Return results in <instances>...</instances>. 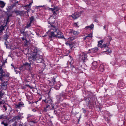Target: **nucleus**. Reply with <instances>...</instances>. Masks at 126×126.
<instances>
[{
	"label": "nucleus",
	"mask_w": 126,
	"mask_h": 126,
	"mask_svg": "<svg viewBox=\"0 0 126 126\" xmlns=\"http://www.w3.org/2000/svg\"><path fill=\"white\" fill-rule=\"evenodd\" d=\"M27 32L28 31L24 32V33H23V34L25 36H26L27 35Z\"/></svg>",
	"instance_id": "nucleus-53"
},
{
	"label": "nucleus",
	"mask_w": 126,
	"mask_h": 126,
	"mask_svg": "<svg viewBox=\"0 0 126 126\" xmlns=\"http://www.w3.org/2000/svg\"><path fill=\"white\" fill-rule=\"evenodd\" d=\"M26 96L27 98V99L30 100H32L33 98L32 96V95L30 94H27L26 95Z\"/></svg>",
	"instance_id": "nucleus-21"
},
{
	"label": "nucleus",
	"mask_w": 126,
	"mask_h": 126,
	"mask_svg": "<svg viewBox=\"0 0 126 126\" xmlns=\"http://www.w3.org/2000/svg\"><path fill=\"white\" fill-rule=\"evenodd\" d=\"M17 124V123L16 121H15L14 122V123L12 124V125L13 126H16V125Z\"/></svg>",
	"instance_id": "nucleus-56"
},
{
	"label": "nucleus",
	"mask_w": 126,
	"mask_h": 126,
	"mask_svg": "<svg viewBox=\"0 0 126 126\" xmlns=\"http://www.w3.org/2000/svg\"><path fill=\"white\" fill-rule=\"evenodd\" d=\"M72 44L73 45V47L74 46H75V45L76 44V43L75 42H71Z\"/></svg>",
	"instance_id": "nucleus-52"
},
{
	"label": "nucleus",
	"mask_w": 126,
	"mask_h": 126,
	"mask_svg": "<svg viewBox=\"0 0 126 126\" xmlns=\"http://www.w3.org/2000/svg\"><path fill=\"white\" fill-rule=\"evenodd\" d=\"M4 27L5 26L3 25H1L0 26V34L1 33H3V31L4 30Z\"/></svg>",
	"instance_id": "nucleus-26"
},
{
	"label": "nucleus",
	"mask_w": 126,
	"mask_h": 126,
	"mask_svg": "<svg viewBox=\"0 0 126 126\" xmlns=\"http://www.w3.org/2000/svg\"><path fill=\"white\" fill-rule=\"evenodd\" d=\"M45 99L42 100V102L44 101L45 103L46 107L44 108V110H55L58 108L57 105H54L52 99L48 94L45 96Z\"/></svg>",
	"instance_id": "nucleus-1"
},
{
	"label": "nucleus",
	"mask_w": 126,
	"mask_h": 126,
	"mask_svg": "<svg viewBox=\"0 0 126 126\" xmlns=\"http://www.w3.org/2000/svg\"><path fill=\"white\" fill-rule=\"evenodd\" d=\"M105 52H107L109 54H110L112 52L110 50H109V49H107V50Z\"/></svg>",
	"instance_id": "nucleus-39"
},
{
	"label": "nucleus",
	"mask_w": 126,
	"mask_h": 126,
	"mask_svg": "<svg viewBox=\"0 0 126 126\" xmlns=\"http://www.w3.org/2000/svg\"><path fill=\"white\" fill-rule=\"evenodd\" d=\"M3 94L2 93V91H0V99L2 97Z\"/></svg>",
	"instance_id": "nucleus-41"
},
{
	"label": "nucleus",
	"mask_w": 126,
	"mask_h": 126,
	"mask_svg": "<svg viewBox=\"0 0 126 126\" xmlns=\"http://www.w3.org/2000/svg\"><path fill=\"white\" fill-rule=\"evenodd\" d=\"M49 75L50 77L48 79H50V80L48 81L49 85L56 90H59L61 85L59 82L56 81L55 79L58 77L57 74L55 73H52L49 74Z\"/></svg>",
	"instance_id": "nucleus-2"
},
{
	"label": "nucleus",
	"mask_w": 126,
	"mask_h": 126,
	"mask_svg": "<svg viewBox=\"0 0 126 126\" xmlns=\"http://www.w3.org/2000/svg\"><path fill=\"white\" fill-rule=\"evenodd\" d=\"M1 124H3L5 126H7L8 125L7 123H5L3 121L2 122Z\"/></svg>",
	"instance_id": "nucleus-45"
},
{
	"label": "nucleus",
	"mask_w": 126,
	"mask_h": 126,
	"mask_svg": "<svg viewBox=\"0 0 126 126\" xmlns=\"http://www.w3.org/2000/svg\"><path fill=\"white\" fill-rule=\"evenodd\" d=\"M40 113L41 114H44V113L45 112H46L47 111H39Z\"/></svg>",
	"instance_id": "nucleus-48"
},
{
	"label": "nucleus",
	"mask_w": 126,
	"mask_h": 126,
	"mask_svg": "<svg viewBox=\"0 0 126 126\" xmlns=\"http://www.w3.org/2000/svg\"><path fill=\"white\" fill-rule=\"evenodd\" d=\"M73 30V29H70L68 31V32L70 34L72 33Z\"/></svg>",
	"instance_id": "nucleus-43"
},
{
	"label": "nucleus",
	"mask_w": 126,
	"mask_h": 126,
	"mask_svg": "<svg viewBox=\"0 0 126 126\" xmlns=\"http://www.w3.org/2000/svg\"><path fill=\"white\" fill-rule=\"evenodd\" d=\"M104 66L102 64H101L98 68V70L101 72H103L104 70Z\"/></svg>",
	"instance_id": "nucleus-19"
},
{
	"label": "nucleus",
	"mask_w": 126,
	"mask_h": 126,
	"mask_svg": "<svg viewBox=\"0 0 126 126\" xmlns=\"http://www.w3.org/2000/svg\"><path fill=\"white\" fill-rule=\"evenodd\" d=\"M24 107V103L22 101L19 102L17 104H16L15 105V108L18 109L20 110L22 107Z\"/></svg>",
	"instance_id": "nucleus-14"
},
{
	"label": "nucleus",
	"mask_w": 126,
	"mask_h": 126,
	"mask_svg": "<svg viewBox=\"0 0 126 126\" xmlns=\"http://www.w3.org/2000/svg\"><path fill=\"white\" fill-rule=\"evenodd\" d=\"M16 3H14L13 4L11 5V7H14L16 6Z\"/></svg>",
	"instance_id": "nucleus-49"
},
{
	"label": "nucleus",
	"mask_w": 126,
	"mask_h": 126,
	"mask_svg": "<svg viewBox=\"0 0 126 126\" xmlns=\"http://www.w3.org/2000/svg\"><path fill=\"white\" fill-rule=\"evenodd\" d=\"M103 42V40H101L98 42L97 45L98 47H100L101 48H103L104 47H108V46H107V45L106 44L102 45V43Z\"/></svg>",
	"instance_id": "nucleus-15"
},
{
	"label": "nucleus",
	"mask_w": 126,
	"mask_h": 126,
	"mask_svg": "<svg viewBox=\"0 0 126 126\" xmlns=\"http://www.w3.org/2000/svg\"><path fill=\"white\" fill-rule=\"evenodd\" d=\"M62 105L64 107V108H63V109H64L65 110H66V109H65V108L69 107V106L68 104H66L65 103H63V104H62Z\"/></svg>",
	"instance_id": "nucleus-30"
},
{
	"label": "nucleus",
	"mask_w": 126,
	"mask_h": 126,
	"mask_svg": "<svg viewBox=\"0 0 126 126\" xmlns=\"http://www.w3.org/2000/svg\"><path fill=\"white\" fill-rule=\"evenodd\" d=\"M87 53L86 52H82L79 54V60L80 62L84 63L87 61L88 59L87 58Z\"/></svg>",
	"instance_id": "nucleus-7"
},
{
	"label": "nucleus",
	"mask_w": 126,
	"mask_h": 126,
	"mask_svg": "<svg viewBox=\"0 0 126 126\" xmlns=\"http://www.w3.org/2000/svg\"><path fill=\"white\" fill-rule=\"evenodd\" d=\"M79 16H77V14H76L75 15V19H76Z\"/></svg>",
	"instance_id": "nucleus-64"
},
{
	"label": "nucleus",
	"mask_w": 126,
	"mask_h": 126,
	"mask_svg": "<svg viewBox=\"0 0 126 126\" xmlns=\"http://www.w3.org/2000/svg\"><path fill=\"white\" fill-rule=\"evenodd\" d=\"M108 39H109V40L110 41V42L112 40V38L111 37L110 35H108Z\"/></svg>",
	"instance_id": "nucleus-47"
},
{
	"label": "nucleus",
	"mask_w": 126,
	"mask_h": 126,
	"mask_svg": "<svg viewBox=\"0 0 126 126\" xmlns=\"http://www.w3.org/2000/svg\"><path fill=\"white\" fill-rule=\"evenodd\" d=\"M23 7H27L29 9L30 8V7H29L28 4L26 5H24V6Z\"/></svg>",
	"instance_id": "nucleus-50"
},
{
	"label": "nucleus",
	"mask_w": 126,
	"mask_h": 126,
	"mask_svg": "<svg viewBox=\"0 0 126 126\" xmlns=\"http://www.w3.org/2000/svg\"><path fill=\"white\" fill-rule=\"evenodd\" d=\"M3 108H4L5 109V110H6L7 109V107L5 105H3Z\"/></svg>",
	"instance_id": "nucleus-61"
},
{
	"label": "nucleus",
	"mask_w": 126,
	"mask_h": 126,
	"mask_svg": "<svg viewBox=\"0 0 126 126\" xmlns=\"http://www.w3.org/2000/svg\"><path fill=\"white\" fill-rule=\"evenodd\" d=\"M3 72H1L0 73V79L2 81V79L3 77H5V74H3Z\"/></svg>",
	"instance_id": "nucleus-32"
},
{
	"label": "nucleus",
	"mask_w": 126,
	"mask_h": 126,
	"mask_svg": "<svg viewBox=\"0 0 126 126\" xmlns=\"http://www.w3.org/2000/svg\"><path fill=\"white\" fill-rule=\"evenodd\" d=\"M78 113V112H76V111H71V114L73 116L76 115Z\"/></svg>",
	"instance_id": "nucleus-29"
},
{
	"label": "nucleus",
	"mask_w": 126,
	"mask_h": 126,
	"mask_svg": "<svg viewBox=\"0 0 126 126\" xmlns=\"http://www.w3.org/2000/svg\"><path fill=\"white\" fill-rule=\"evenodd\" d=\"M81 115L80 114H79V119H78V123L79 122V121L80 120V119L81 118Z\"/></svg>",
	"instance_id": "nucleus-55"
},
{
	"label": "nucleus",
	"mask_w": 126,
	"mask_h": 126,
	"mask_svg": "<svg viewBox=\"0 0 126 126\" xmlns=\"http://www.w3.org/2000/svg\"><path fill=\"white\" fill-rule=\"evenodd\" d=\"M20 117L21 115L20 114H19L18 115L16 116L15 117V119L16 120L19 119L20 118Z\"/></svg>",
	"instance_id": "nucleus-38"
},
{
	"label": "nucleus",
	"mask_w": 126,
	"mask_h": 126,
	"mask_svg": "<svg viewBox=\"0 0 126 126\" xmlns=\"http://www.w3.org/2000/svg\"><path fill=\"white\" fill-rule=\"evenodd\" d=\"M32 115H31V114H28V115H27V119H28L29 118L32 116Z\"/></svg>",
	"instance_id": "nucleus-51"
},
{
	"label": "nucleus",
	"mask_w": 126,
	"mask_h": 126,
	"mask_svg": "<svg viewBox=\"0 0 126 126\" xmlns=\"http://www.w3.org/2000/svg\"><path fill=\"white\" fill-rule=\"evenodd\" d=\"M97 108H98L97 109V110H102V109H101V108L100 107H99V106H97Z\"/></svg>",
	"instance_id": "nucleus-63"
},
{
	"label": "nucleus",
	"mask_w": 126,
	"mask_h": 126,
	"mask_svg": "<svg viewBox=\"0 0 126 126\" xmlns=\"http://www.w3.org/2000/svg\"><path fill=\"white\" fill-rule=\"evenodd\" d=\"M52 13L54 15H57V14L56 13V11H54H54H52Z\"/></svg>",
	"instance_id": "nucleus-62"
},
{
	"label": "nucleus",
	"mask_w": 126,
	"mask_h": 126,
	"mask_svg": "<svg viewBox=\"0 0 126 126\" xmlns=\"http://www.w3.org/2000/svg\"><path fill=\"white\" fill-rule=\"evenodd\" d=\"M55 22V20L53 18H51L49 21H48V23L51 26L54 25V24Z\"/></svg>",
	"instance_id": "nucleus-18"
},
{
	"label": "nucleus",
	"mask_w": 126,
	"mask_h": 126,
	"mask_svg": "<svg viewBox=\"0 0 126 126\" xmlns=\"http://www.w3.org/2000/svg\"><path fill=\"white\" fill-rule=\"evenodd\" d=\"M37 121H32L30 122V124L31 126H34L35 125V124H37Z\"/></svg>",
	"instance_id": "nucleus-22"
},
{
	"label": "nucleus",
	"mask_w": 126,
	"mask_h": 126,
	"mask_svg": "<svg viewBox=\"0 0 126 126\" xmlns=\"http://www.w3.org/2000/svg\"><path fill=\"white\" fill-rule=\"evenodd\" d=\"M71 70L75 74L82 73L81 67L80 66L78 65H71Z\"/></svg>",
	"instance_id": "nucleus-6"
},
{
	"label": "nucleus",
	"mask_w": 126,
	"mask_h": 126,
	"mask_svg": "<svg viewBox=\"0 0 126 126\" xmlns=\"http://www.w3.org/2000/svg\"><path fill=\"white\" fill-rule=\"evenodd\" d=\"M94 25L93 24H92L90 26H87L85 27V28L88 29L89 28H90V29H92L94 28Z\"/></svg>",
	"instance_id": "nucleus-25"
},
{
	"label": "nucleus",
	"mask_w": 126,
	"mask_h": 126,
	"mask_svg": "<svg viewBox=\"0 0 126 126\" xmlns=\"http://www.w3.org/2000/svg\"><path fill=\"white\" fill-rule=\"evenodd\" d=\"M90 99L87 98L84 99V101L87 105L88 104L90 109H92L93 107V105L96 104V101L97 100V98L94 96H92L90 97Z\"/></svg>",
	"instance_id": "nucleus-4"
},
{
	"label": "nucleus",
	"mask_w": 126,
	"mask_h": 126,
	"mask_svg": "<svg viewBox=\"0 0 126 126\" xmlns=\"http://www.w3.org/2000/svg\"><path fill=\"white\" fill-rule=\"evenodd\" d=\"M110 112L106 111L104 114V119L106 121L107 123H109L110 122V116H111L110 114Z\"/></svg>",
	"instance_id": "nucleus-11"
},
{
	"label": "nucleus",
	"mask_w": 126,
	"mask_h": 126,
	"mask_svg": "<svg viewBox=\"0 0 126 126\" xmlns=\"http://www.w3.org/2000/svg\"><path fill=\"white\" fill-rule=\"evenodd\" d=\"M31 23H29L27 25L24 27V28L26 29V28H28L30 27L31 26Z\"/></svg>",
	"instance_id": "nucleus-36"
},
{
	"label": "nucleus",
	"mask_w": 126,
	"mask_h": 126,
	"mask_svg": "<svg viewBox=\"0 0 126 126\" xmlns=\"http://www.w3.org/2000/svg\"><path fill=\"white\" fill-rule=\"evenodd\" d=\"M4 117V116L3 114H2L0 115V119L3 118Z\"/></svg>",
	"instance_id": "nucleus-57"
},
{
	"label": "nucleus",
	"mask_w": 126,
	"mask_h": 126,
	"mask_svg": "<svg viewBox=\"0 0 126 126\" xmlns=\"http://www.w3.org/2000/svg\"><path fill=\"white\" fill-rule=\"evenodd\" d=\"M90 112L91 111H83V112L84 113H87L85 115V116L86 117L90 116V115H89V112Z\"/></svg>",
	"instance_id": "nucleus-33"
},
{
	"label": "nucleus",
	"mask_w": 126,
	"mask_h": 126,
	"mask_svg": "<svg viewBox=\"0 0 126 126\" xmlns=\"http://www.w3.org/2000/svg\"><path fill=\"white\" fill-rule=\"evenodd\" d=\"M48 125H49V126H52V122L51 121H49L48 122Z\"/></svg>",
	"instance_id": "nucleus-54"
},
{
	"label": "nucleus",
	"mask_w": 126,
	"mask_h": 126,
	"mask_svg": "<svg viewBox=\"0 0 126 126\" xmlns=\"http://www.w3.org/2000/svg\"><path fill=\"white\" fill-rule=\"evenodd\" d=\"M56 97V101L55 103L58 106V104L62 102L64 98L69 99L70 97L69 96L66 95V93L62 91L61 93H60L59 95H57Z\"/></svg>",
	"instance_id": "nucleus-5"
},
{
	"label": "nucleus",
	"mask_w": 126,
	"mask_h": 126,
	"mask_svg": "<svg viewBox=\"0 0 126 126\" xmlns=\"http://www.w3.org/2000/svg\"><path fill=\"white\" fill-rule=\"evenodd\" d=\"M72 33H73L74 35H77L78 34V32L74 30H73V31Z\"/></svg>",
	"instance_id": "nucleus-40"
},
{
	"label": "nucleus",
	"mask_w": 126,
	"mask_h": 126,
	"mask_svg": "<svg viewBox=\"0 0 126 126\" xmlns=\"http://www.w3.org/2000/svg\"><path fill=\"white\" fill-rule=\"evenodd\" d=\"M85 126H93L91 122L86 123Z\"/></svg>",
	"instance_id": "nucleus-34"
},
{
	"label": "nucleus",
	"mask_w": 126,
	"mask_h": 126,
	"mask_svg": "<svg viewBox=\"0 0 126 126\" xmlns=\"http://www.w3.org/2000/svg\"><path fill=\"white\" fill-rule=\"evenodd\" d=\"M11 65L13 68H14V70H15L16 69H17V67H15L13 65V64H11Z\"/></svg>",
	"instance_id": "nucleus-59"
},
{
	"label": "nucleus",
	"mask_w": 126,
	"mask_h": 126,
	"mask_svg": "<svg viewBox=\"0 0 126 126\" xmlns=\"http://www.w3.org/2000/svg\"><path fill=\"white\" fill-rule=\"evenodd\" d=\"M92 32L91 33L89 34L87 36H88V37H90L92 38L93 37V36H92Z\"/></svg>",
	"instance_id": "nucleus-44"
},
{
	"label": "nucleus",
	"mask_w": 126,
	"mask_h": 126,
	"mask_svg": "<svg viewBox=\"0 0 126 126\" xmlns=\"http://www.w3.org/2000/svg\"><path fill=\"white\" fill-rule=\"evenodd\" d=\"M91 50L92 51V52L95 53L98 51V48L97 47H95L91 49Z\"/></svg>",
	"instance_id": "nucleus-31"
},
{
	"label": "nucleus",
	"mask_w": 126,
	"mask_h": 126,
	"mask_svg": "<svg viewBox=\"0 0 126 126\" xmlns=\"http://www.w3.org/2000/svg\"><path fill=\"white\" fill-rule=\"evenodd\" d=\"M117 85L118 87L119 88L125 86L124 83L121 80H120L118 81Z\"/></svg>",
	"instance_id": "nucleus-16"
},
{
	"label": "nucleus",
	"mask_w": 126,
	"mask_h": 126,
	"mask_svg": "<svg viewBox=\"0 0 126 126\" xmlns=\"http://www.w3.org/2000/svg\"><path fill=\"white\" fill-rule=\"evenodd\" d=\"M53 9H54V10H55L56 11V12H57V11H59L60 9L59 8V7L58 6H54Z\"/></svg>",
	"instance_id": "nucleus-35"
},
{
	"label": "nucleus",
	"mask_w": 126,
	"mask_h": 126,
	"mask_svg": "<svg viewBox=\"0 0 126 126\" xmlns=\"http://www.w3.org/2000/svg\"><path fill=\"white\" fill-rule=\"evenodd\" d=\"M15 70V71L16 72V74H18V73H20V72L19 71H17L16 70V69Z\"/></svg>",
	"instance_id": "nucleus-58"
},
{
	"label": "nucleus",
	"mask_w": 126,
	"mask_h": 126,
	"mask_svg": "<svg viewBox=\"0 0 126 126\" xmlns=\"http://www.w3.org/2000/svg\"><path fill=\"white\" fill-rule=\"evenodd\" d=\"M50 27L51 28V35L50 36H52L53 34L56 33V32L59 30L58 26L55 25L51 26Z\"/></svg>",
	"instance_id": "nucleus-10"
},
{
	"label": "nucleus",
	"mask_w": 126,
	"mask_h": 126,
	"mask_svg": "<svg viewBox=\"0 0 126 126\" xmlns=\"http://www.w3.org/2000/svg\"><path fill=\"white\" fill-rule=\"evenodd\" d=\"M44 62V61L41 56L38 55L35 57V60H34V63H35V62H36V63H39Z\"/></svg>",
	"instance_id": "nucleus-12"
},
{
	"label": "nucleus",
	"mask_w": 126,
	"mask_h": 126,
	"mask_svg": "<svg viewBox=\"0 0 126 126\" xmlns=\"http://www.w3.org/2000/svg\"><path fill=\"white\" fill-rule=\"evenodd\" d=\"M34 57L33 58L32 57H29L28 59L30 63H29L27 62H25L24 63H23L22 65L19 67V69L21 70L22 69V67H23L26 70L29 71H31L32 69L31 65L34 66L37 65L34 63Z\"/></svg>",
	"instance_id": "nucleus-3"
},
{
	"label": "nucleus",
	"mask_w": 126,
	"mask_h": 126,
	"mask_svg": "<svg viewBox=\"0 0 126 126\" xmlns=\"http://www.w3.org/2000/svg\"><path fill=\"white\" fill-rule=\"evenodd\" d=\"M5 5L4 2L0 0V7L3 8Z\"/></svg>",
	"instance_id": "nucleus-27"
},
{
	"label": "nucleus",
	"mask_w": 126,
	"mask_h": 126,
	"mask_svg": "<svg viewBox=\"0 0 126 126\" xmlns=\"http://www.w3.org/2000/svg\"><path fill=\"white\" fill-rule=\"evenodd\" d=\"M24 11H19V15H22L24 14Z\"/></svg>",
	"instance_id": "nucleus-42"
},
{
	"label": "nucleus",
	"mask_w": 126,
	"mask_h": 126,
	"mask_svg": "<svg viewBox=\"0 0 126 126\" xmlns=\"http://www.w3.org/2000/svg\"><path fill=\"white\" fill-rule=\"evenodd\" d=\"M60 111H54V113L58 116L61 115L62 113Z\"/></svg>",
	"instance_id": "nucleus-24"
},
{
	"label": "nucleus",
	"mask_w": 126,
	"mask_h": 126,
	"mask_svg": "<svg viewBox=\"0 0 126 126\" xmlns=\"http://www.w3.org/2000/svg\"><path fill=\"white\" fill-rule=\"evenodd\" d=\"M9 37V36L7 34V32L5 33L3 36L4 39L8 43V42L7 41V39Z\"/></svg>",
	"instance_id": "nucleus-23"
},
{
	"label": "nucleus",
	"mask_w": 126,
	"mask_h": 126,
	"mask_svg": "<svg viewBox=\"0 0 126 126\" xmlns=\"http://www.w3.org/2000/svg\"><path fill=\"white\" fill-rule=\"evenodd\" d=\"M19 10H16L14 11L15 13L17 15H19Z\"/></svg>",
	"instance_id": "nucleus-46"
},
{
	"label": "nucleus",
	"mask_w": 126,
	"mask_h": 126,
	"mask_svg": "<svg viewBox=\"0 0 126 126\" xmlns=\"http://www.w3.org/2000/svg\"><path fill=\"white\" fill-rule=\"evenodd\" d=\"M49 38H52V37L57 38L59 39H64L65 40L66 38H64V36L63 35V33L61 32L59 30L52 36H49Z\"/></svg>",
	"instance_id": "nucleus-8"
},
{
	"label": "nucleus",
	"mask_w": 126,
	"mask_h": 126,
	"mask_svg": "<svg viewBox=\"0 0 126 126\" xmlns=\"http://www.w3.org/2000/svg\"><path fill=\"white\" fill-rule=\"evenodd\" d=\"M30 40L28 41L27 40H25V41H24V45L25 46H30Z\"/></svg>",
	"instance_id": "nucleus-20"
},
{
	"label": "nucleus",
	"mask_w": 126,
	"mask_h": 126,
	"mask_svg": "<svg viewBox=\"0 0 126 126\" xmlns=\"http://www.w3.org/2000/svg\"><path fill=\"white\" fill-rule=\"evenodd\" d=\"M25 29L24 28V29H20L19 30V31L20 33L21 34H23L24 32V31L25 30Z\"/></svg>",
	"instance_id": "nucleus-37"
},
{
	"label": "nucleus",
	"mask_w": 126,
	"mask_h": 126,
	"mask_svg": "<svg viewBox=\"0 0 126 126\" xmlns=\"http://www.w3.org/2000/svg\"><path fill=\"white\" fill-rule=\"evenodd\" d=\"M37 49L36 47L34 48L32 51L31 55L30 56L32 57L33 58L34 57V60H35V57L38 55H37V54L39 50Z\"/></svg>",
	"instance_id": "nucleus-13"
},
{
	"label": "nucleus",
	"mask_w": 126,
	"mask_h": 126,
	"mask_svg": "<svg viewBox=\"0 0 126 126\" xmlns=\"http://www.w3.org/2000/svg\"><path fill=\"white\" fill-rule=\"evenodd\" d=\"M76 39L75 37H72L68 39H66L65 40V44L67 46H69V47L72 49L73 47V45L71 43V42L73 40Z\"/></svg>",
	"instance_id": "nucleus-9"
},
{
	"label": "nucleus",
	"mask_w": 126,
	"mask_h": 126,
	"mask_svg": "<svg viewBox=\"0 0 126 126\" xmlns=\"http://www.w3.org/2000/svg\"><path fill=\"white\" fill-rule=\"evenodd\" d=\"M92 67L93 69H95L97 67V63L96 61L93 62L92 63Z\"/></svg>",
	"instance_id": "nucleus-17"
},
{
	"label": "nucleus",
	"mask_w": 126,
	"mask_h": 126,
	"mask_svg": "<svg viewBox=\"0 0 126 126\" xmlns=\"http://www.w3.org/2000/svg\"><path fill=\"white\" fill-rule=\"evenodd\" d=\"M35 20V19L34 18V16H32L30 17V23H31L32 22H33Z\"/></svg>",
	"instance_id": "nucleus-28"
},
{
	"label": "nucleus",
	"mask_w": 126,
	"mask_h": 126,
	"mask_svg": "<svg viewBox=\"0 0 126 126\" xmlns=\"http://www.w3.org/2000/svg\"><path fill=\"white\" fill-rule=\"evenodd\" d=\"M1 72H4L2 67H0V73Z\"/></svg>",
	"instance_id": "nucleus-60"
}]
</instances>
